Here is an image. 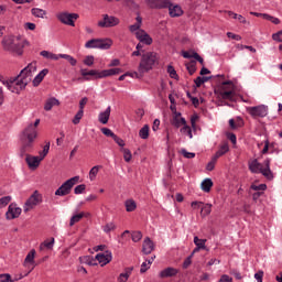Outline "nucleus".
Listing matches in <instances>:
<instances>
[{
  "label": "nucleus",
  "mask_w": 282,
  "mask_h": 282,
  "mask_svg": "<svg viewBox=\"0 0 282 282\" xmlns=\"http://www.w3.org/2000/svg\"><path fill=\"white\" fill-rule=\"evenodd\" d=\"M141 140H149V124L143 126L139 131Z\"/></svg>",
  "instance_id": "nucleus-35"
},
{
  "label": "nucleus",
  "mask_w": 282,
  "mask_h": 282,
  "mask_svg": "<svg viewBox=\"0 0 282 282\" xmlns=\"http://www.w3.org/2000/svg\"><path fill=\"white\" fill-rule=\"evenodd\" d=\"M251 191H268V185L265 184L251 185Z\"/></svg>",
  "instance_id": "nucleus-56"
},
{
  "label": "nucleus",
  "mask_w": 282,
  "mask_h": 282,
  "mask_svg": "<svg viewBox=\"0 0 282 282\" xmlns=\"http://www.w3.org/2000/svg\"><path fill=\"white\" fill-rule=\"evenodd\" d=\"M8 213H21V207L17 203H11L8 207Z\"/></svg>",
  "instance_id": "nucleus-46"
},
{
  "label": "nucleus",
  "mask_w": 282,
  "mask_h": 282,
  "mask_svg": "<svg viewBox=\"0 0 282 282\" xmlns=\"http://www.w3.org/2000/svg\"><path fill=\"white\" fill-rule=\"evenodd\" d=\"M84 65H87V67H91L94 65V55H88L84 59Z\"/></svg>",
  "instance_id": "nucleus-54"
},
{
  "label": "nucleus",
  "mask_w": 282,
  "mask_h": 282,
  "mask_svg": "<svg viewBox=\"0 0 282 282\" xmlns=\"http://www.w3.org/2000/svg\"><path fill=\"white\" fill-rule=\"evenodd\" d=\"M59 58H65V61L69 62L72 67H76V64L78 63L74 56L67 54H59Z\"/></svg>",
  "instance_id": "nucleus-36"
},
{
  "label": "nucleus",
  "mask_w": 282,
  "mask_h": 282,
  "mask_svg": "<svg viewBox=\"0 0 282 282\" xmlns=\"http://www.w3.org/2000/svg\"><path fill=\"white\" fill-rule=\"evenodd\" d=\"M24 158L29 169H31L32 171H36V167L41 166L42 161L39 156H33L25 152Z\"/></svg>",
  "instance_id": "nucleus-12"
},
{
  "label": "nucleus",
  "mask_w": 282,
  "mask_h": 282,
  "mask_svg": "<svg viewBox=\"0 0 282 282\" xmlns=\"http://www.w3.org/2000/svg\"><path fill=\"white\" fill-rule=\"evenodd\" d=\"M34 72H36V62L30 63L20 72L19 75L9 77L8 79L2 78L0 80L2 85H4V87L11 91V94H17L20 96L21 91H25L28 85L32 83Z\"/></svg>",
  "instance_id": "nucleus-1"
},
{
  "label": "nucleus",
  "mask_w": 282,
  "mask_h": 282,
  "mask_svg": "<svg viewBox=\"0 0 282 282\" xmlns=\"http://www.w3.org/2000/svg\"><path fill=\"white\" fill-rule=\"evenodd\" d=\"M263 170V165L259 163V160L254 159L251 162H249V171L252 173H261Z\"/></svg>",
  "instance_id": "nucleus-22"
},
{
  "label": "nucleus",
  "mask_w": 282,
  "mask_h": 282,
  "mask_svg": "<svg viewBox=\"0 0 282 282\" xmlns=\"http://www.w3.org/2000/svg\"><path fill=\"white\" fill-rule=\"evenodd\" d=\"M59 105H61V101H58V99H56L55 97L48 98L45 101L44 111H52L53 107H58Z\"/></svg>",
  "instance_id": "nucleus-23"
},
{
  "label": "nucleus",
  "mask_w": 282,
  "mask_h": 282,
  "mask_svg": "<svg viewBox=\"0 0 282 282\" xmlns=\"http://www.w3.org/2000/svg\"><path fill=\"white\" fill-rule=\"evenodd\" d=\"M12 202V196H4L0 198V210L1 208H6V206H8V204H10Z\"/></svg>",
  "instance_id": "nucleus-43"
},
{
  "label": "nucleus",
  "mask_w": 282,
  "mask_h": 282,
  "mask_svg": "<svg viewBox=\"0 0 282 282\" xmlns=\"http://www.w3.org/2000/svg\"><path fill=\"white\" fill-rule=\"evenodd\" d=\"M25 42L21 36H6L2 39V47L4 52L10 54H15L21 56L23 54V47H25Z\"/></svg>",
  "instance_id": "nucleus-3"
},
{
  "label": "nucleus",
  "mask_w": 282,
  "mask_h": 282,
  "mask_svg": "<svg viewBox=\"0 0 282 282\" xmlns=\"http://www.w3.org/2000/svg\"><path fill=\"white\" fill-rule=\"evenodd\" d=\"M181 153L183 156H185L187 160H193L195 158V153L186 151V149H182Z\"/></svg>",
  "instance_id": "nucleus-55"
},
{
  "label": "nucleus",
  "mask_w": 282,
  "mask_h": 282,
  "mask_svg": "<svg viewBox=\"0 0 282 282\" xmlns=\"http://www.w3.org/2000/svg\"><path fill=\"white\" fill-rule=\"evenodd\" d=\"M36 254V251L34 249H32L25 257L24 259V265H28V263H31V265H33L34 263V257Z\"/></svg>",
  "instance_id": "nucleus-34"
},
{
  "label": "nucleus",
  "mask_w": 282,
  "mask_h": 282,
  "mask_svg": "<svg viewBox=\"0 0 282 282\" xmlns=\"http://www.w3.org/2000/svg\"><path fill=\"white\" fill-rule=\"evenodd\" d=\"M186 69L191 76L197 72V63L192 61L189 64H186Z\"/></svg>",
  "instance_id": "nucleus-38"
},
{
  "label": "nucleus",
  "mask_w": 282,
  "mask_h": 282,
  "mask_svg": "<svg viewBox=\"0 0 282 282\" xmlns=\"http://www.w3.org/2000/svg\"><path fill=\"white\" fill-rule=\"evenodd\" d=\"M40 54L43 56V58H47L48 61H58V58H61L59 55H56L48 51H42Z\"/></svg>",
  "instance_id": "nucleus-30"
},
{
  "label": "nucleus",
  "mask_w": 282,
  "mask_h": 282,
  "mask_svg": "<svg viewBox=\"0 0 282 282\" xmlns=\"http://www.w3.org/2000/svg\"><path fill=\"white\" fill-rule=\"evenodd\" d=\"M101 133H104L106 138H116V133H113V131H111L109 128H101Z\"/></svg>",
  "instance_id": "nucleus-47"
},
{
  "label": "nucleus",
  "mask_w": 282,
  "mask_h": 282,
  "mask_svg": "<svg viewBox=\"0 0 282 282\" xmlns=\"http://www.w3.org/2000/svg\"><path fill=\"white\" fill-rule=\"evenodd\" d=\"M102 169V165H95L90 171H89V180L90 182H94L96 180V176L98 175V172Z\"/></svg>",
  "instance_id": "nucleus-32"
},
{
  "label": "nucleus",
  "mask_w": 282,
  "mask_h": 282,
  "mask_svg": "<svg viewBox=\"0 0 282 282\" xmlns=\"http://www.w3.org/2000/svg\"><path fill=\"white\" fill-rule=\"evenodd\" d=\"M95 259H97L101 265H107V263H110L112 256L110 251H106L105 253H98Z\"/></svg>",
  "instance_id": "nucleus-17"
},
{
  "label": "nucleus",
  "mask_w": 282,
  "mask_h": 282,
  "mask_svg": "<svg viewBox=\"0 0 282 282\" xmlns=\"http://www.w3.org/2000/svg\"><path fill=\"white\" fill-rule=\"evenodd\" d=\"M109 118H111V106H108L105 111L99 113L98 120L101 124H107Z\"/></svg>",
  "instance_id": "nucleus-18"
},
{
  "label": "nucleus",
  "mask_w": 282,
  "mask_h": 282,
  "mask_svg": "<svg viewBox=\"0 0 282 282\" xmlns=\"http://www.w3.org/2000/svg\"><path fill=\"white\" fill-rule=\"evenodd\" d=\"M247 111L253 118H265L268 116V106L259 105L254 107L247 108Z\"/></svg>",
  "instance_id": "nucleus-11"
},
{
  "label": "nucleus",
  "mask_w": 282,
  "mask_h": 282,
  "mask_svg": "<svg viewBox=\"0 0 282 282\" xmlns=\"http://www.w3.org/2000/svg\"><path fill=\"white\" fill-rule=\"evenodd\" d=\"M113 45L111 39H93L86 42L85 47L97 50H109Z\"/></svg>",
  "instance_id": "nucleus-8"
},
{
  "label": "nucleus",
  "mask_w": 282,
  "mask_h": 282,
  "mask_svg": "<svg viewBox=\"0 0 282 282\" xmlns=\"http://www.w3.org/2000/svg\"><path fill=\"white\" fill-rule=\"evenodd\" d=\"M88 76H94V78L98 79V78H102V70H96V69H91L88 70Z\"/></svg>",
  "instance_id": "nucleus-51"
},
{
  "label": "nucleus",
  "mask_w": 282,
  "mask_h": 282,
  "mask_svg": "<svg viewBox=\"0 0 282 282\" xmlns=\"http://www.w3.org/2000/svg\"><path fill=\"white\" fill-rule=\"evenodd\" d=\"M160 63V56L155 52H147L141 55V61L138 66L140 76L149 74L155 65Z\"/></svg>",
  "instance_id": "nucleus-4"
},
{
  "label": "nucleus",
  "mask_w": 282,
  "mask_h": 282,
  "mask_svg": "<svg viewBox=\"0 0 282 282\" xmlns=\"http://www.w3.org/2000/svg\"><path fill=\"white\" fill-rule=\"evenodd\" d=\"M154 250H155V243L153 242V240H151V238L147 237L143 240V245H142L143 254H151V252H153Z\"/></svg>",
  "instance_id": "nucleus-15"
},
{
  "label": "nucleus",
  "mask_w": 282,
  "mask_h": 282,
  "mask_svg": "<svg viewBox=\"0 0 282 282\" xmlns=\"http://www.w3.org/2000/svg\"><path fill=\"white\" fill-rule=\"evenodd\" d=\"M85 188H87V185H86V184L77 185V186L74 188L75 195H82V193H85Z\"/></svg>",
  "instance_id": "nucleus-50"
},
{
  "label": "nucleus",
  "mask_w": 282,
  "mask_h": 282,
  "mask_svg": "<svg viewBox=\"0 0 282 282\" xmlns=\"http://www.w3.org/2000/svg\"><path fill=\"white\" fill-rule=\"evenodd\" d=\"M166 8H169V14L170 17H172V19L182 17V14H184V10H182V7H180V4L171 3V0H169Z\"/></svg>",
  "instance_id": "nucleus-13"
},
{
  "label": "nucleus",
  "mask_w": 282,
  "mask_h": 282,
  "mask_svg": "<svg viewBox=\"0 0 282 282\" xmlns=\"http://www.w3.org/2000/svg\"><path fill=\"white\" fill-rule=\"evenodd\" d=\"M129 274H131V271L126 272V273H121V274L119 275L118 281H119V282H127V281H129Z\"/></svg>",
  "instance_id": "nucleus-59"
},
{
  "label": "nucleus",
  "mask_w": 282,
  "mask_h": 282,
  "mask_svg": "<svg viewBox=\"0 0 282 282\" xmlns=\"http://www.w3.org/2000/svg\"><path fill=\"white\" fill-rule=\"evenodd\" d=\"M200 188L204 193H210V188H213V180L205 178L200 184Z\"/></svg>",
  "instance_id": "nucleus-27"
},
{
  "label": "nucleus",
  "mask_w": 282,
  "mask_h": 282,
  "mask_svg": "<svg viewBox=\"0 0 282 282\" xmlns=\"http://www.w3.org/2000/svg\"><path fill=\"white\" fill-rule=\"evenodd\" d=\"M193 210L200 212V213H213V205L205 204L203 202H193L192 203Z\"/></svg>",
  "instance_id": "nucleus-14"
},
{
  "label": "nucleus",
  "mask_w": 282,
  "mask_h": 282,
  "mask_svg": "<svg viewBox=\"0 0 282 282\" xmlns=\"http://www.w3.org/2000/svg\"><path fill=\"white\" fill-rule=\"evenodd\" d=\"M0 282H14V280H12V275H10V273H1Z\"/></svg>",
  "instance_id": "nucleus-48"
},
{
  "label": "nucleus",
  "mask_w": 282,
  "mask_h": 282,
  "mask_svg": "<svg viewBox=\"0 0 282 282\" xmlns=\"http://www.w3.org/2000/svg\"><path fill=\"white\" fill-rule=\"evenodd\" d=\"M228 151H230V145H228V142H223L219 145V149L215 153L214 158H216V160H219V158H221V155H226V153H228Z\"/></svg>",
  "instance_id": "nucleus-21"
},
{
  "label": "nucleus",
  "mask_w": 282,
  "mask_h": 282,
  "mask_svg": "<svg viewBox=\"0 0 282 282\" xmlns=\"http://www.w3.org/2000/svg\"><path fill=\"white\" fill-rule=\"evenodd\" d=\"M83 116H85V112L83 110H78L72 120L73 124H80V120H83Z\"/></svg>",
  "instance_id": "nucleus-41"
},
{
  "label": "nucleus",
  "mask_w": 282,
  "mask_h": 282,
  "mask_svg": "<svg viewBox=\"0 0 282 282\" xmlns=\"http://www.w3.org/2000/svg\"><path fill=\"white\" fill-rule=\"evenodd\" d=\"M80 181V176H74L67 181H65L56 191L55 195L57 197H65V195H69L72 193V189L78 182Z\"/></svg>",
  "instance_id": "nucleus-5"
},
{
  "label": "nucleus",
  "mask_w": 282,
  "mask_h": 282,
  "mask_svg": "<svg viewBox=\"0 0 282 282\" xmlns=\"http://www.w3.org/2000/svg\"><path fill=\"white\" fill-rule=\"evenodd\" d=\"M217 158L213 156L212 162L207 163L206 169L207 171H215V164H217Z\"/></svg>",
  "instance_id": "nucleus-53"
},
{
  "label": "nucleus",
  "mask_w": 282,
  "mask_h": 282,
  "mask_svg": "<svg viewBox=\"0 0 282 282\" xmlns=\"http://www.w3.org/2000/svg\"><path fill=\"white\" fill-rule=\"evenodd\" d=\"M98 28H116L120 25V19L113 15L104 14L102 20L97 23Z\"/></svg>",
  "instance_id": "nucleus-10"
},
{
  "label": "nucleus",
  "mask_w": 282,
  "mask_h": 282,
  "mask_svg": "<svg viewBox=\"0 0 282 282\" xmlns=\"http://www.w3.org/2000/svg\"><path fill=\"white\" fill-rule=\"evenodd\" d=\"M40 204H43V194L39 193L37 189L33 192V195H31L24 203V213H30V210H34L35 206H40Z\"/></svg>",
  "instance_id": "nucleus-7"
},
{
  "label": "nucleus",
  "mask_w": 282,
  "mask_h": 282,
  "mask_svg": "<svg viewBox=\"0 0 282 282\" xmlns=\"http://www.w3.org/2000/svg\"><path fill=\"white\" fill-rule=\"evenodd\" d=\"M206 239H199V237H194V243L196 247H198L200 250H207L206 249Z\"/></svg>",
  "instance_id": "nucleus-33"
},
{
  "label": "nucleus",
  "mask_w": 282,
  "mask_h": 282,
  "mask_svg": "<svg viewBox=\"0 0 282 282\" xmlns=\"http://www.w3.org/2000/svg\"><path fill=\"white\" fill-rule=\"evenodd\" d=\"M142 240V231H133L132 232V241H134V243H138V241Z\"/></svg>",
  "instance_id": "nucleus-52"
},
{
  "label": "nucleus",
  "mask_w": 282,
  "mask_h": 282,
  "mask_svg": "<svg viewBox=\"0 0 282 282\" xmlns=\"http://www.w3.org/2000/svg\"><path fill=\"white\" fill-rule=\"evenodd\" d=\"M140 43H144L145 45H151V43H153V39H151L148 33L145 35H143V37L141 39Z\"/></svg>",
  "instance_id": "nucleus-58"
},
{
  "label": "nucleus",
  "mask_w": 282,
  "mask_h": 282,
  "mask_svg": "<svg viewBox=\"0 0 282 282\" xmlns=\"http://www.w3.org/2000/svg\"><path fill=\"white\" fill-rule=\"evenodd\" d=\"M122 153H123V160L124 162H131L133 154H131V150L123 148L121 149Z\"/></svg>",
  "instance_id": "nucleus-42"
},
{
  "label": "nucleus",
  "mask_w": 282,
  "mask_h": 282,
  "mask_svg": "<svg viewBox=\"0 0 282 282\" xmlns=\"http://www.w3.org/2000/svg\"><path fill=\"white\" fill-rule=\"evenodd\" d=\"M31 14L35 17V19H45V14H47V11L39 8L31 9Z\"/></svg>",
  "instance_id": "nucleus-26"
},
{
  "label": "nucleus",
  "mask_w": 282,
  "mask_h": 282,
  "mask_svg": "<svg viewBox=\"0 0 282 282\" xmlns=\"http://www.w3.org/2000/svg\"><path fill=\"white\" fill-rule=\"evenodd\" d=\"M181 133H183V135H188V138H193V130L191 127L186 126V123L181 129Z\"/></svg>",
  "instance_id": "nucleus-44"
},
{
  "label": "nucleus",
  "mask_w": 282,
  "mask_h": 282,
  "mask_svg": "<svg viewBox=\"0 0 282 282\" xmlns=\"http://www.w3.org/2000/svg\"><path fill=\"white\" fill-rule=\"evenodd\" d=\"M272 39H273V41H276L278 43H282V31L273 33Z\"/></svg>",
  "instance_id": "nucleus-61"
},
{
  "label": "nucleus",
  "mask_w": 282,
  "mask_h": 282,
  "mask_svg": "<svg viewBox=\"0 0 282 282\" xmlns=\"http://www.w3.org/2000/svg\"><path fill=\"white\" fill-rule=\"evenodd\" d=\"M167 74L170 75V78H174L177 80L180 77L177 76V72L175 70V67L167 66Z\"/></svg>",
  "instance_id": "nucleus-45"
},
{
  "label": "nucleus",
  "mask_w": 282,
  "mask_h": 282,
  "mask_svg": "<svg viewBox=\"0 0 282 282\" xmlns=\"http://www.w3.org/2000/svg\"><path fill=\"white\" fill-rule=\"evenodd\" d=\"M147 3L150 6V8H166L169 6V0H147Z\"/></svg>",
  "instance_id": "nucleus-20"
},
{
  "label": "nucleus",
  "mask_w": 282,
  "mask_h": 282,
  "mask_svg": "<svg viewBox=\"0 0 282 282\" xmlns=\"http://www.w3.org/2000/svg\"><path fill=\"white\" fill-rule=\"evenodd\" d=\"M180 273V270L170 267V268H165L164 270H162L159 273L160 279H170L171 276H177V274Z\"/></svg>",
  "instance_id": "nucleus-16"
},
{
  "label": "nucleus",
  "mask_w": 282,
  "mask_h": 282,
  "mask_svg": "<svg viewBox=\"0 0 282 282\" xmlns=\"http://www.w3.org/2000/svg\"><path fill=\"white\" fill-rule=\"evenodd\" d=\"M87 102H89V98L84 97V98L80 99V101H79V111L85 112V105H87Z\"/></svg>",
  "instance_id": "nucleus-57"
},
{
  "label": "nucleus",
  "mask_w": 282,
  "mask_h": 282,
  "mask_svg": "<svg viewBox=\"0 0 282 282\" xmlns=\"http://www.w3.org/2000/svg\"><path fill=\"white\" fill-rule=\"evenodd\" d=\"M218 282H232V278L228 274H223Z\"/></svg>",
  "instance_id": "nucleus-64"
},
{
  "label": "nucleus",
  "mask_w": 282,
  "mask_h": 282,
  "mask_svg": "<svg viewBox=\"0 0 282 282\" xmlns=\"http://www.w3.org/2000/svg\"><path fill=\"white\" fill-rule=\"evenodd\" d=\"M39 138V130H35L30 123L21 133L20 141V156L24 158L25 153H31L32 149H34V140Z\"/></svg>",
  "instance_id": "nucleus-2"
},
{
  "label": "nucleus",
  "mask_w": 282,
  "mask_h": 282,
  "mask_svg": "<svg viewBox=\"0 0 282 282\" xmlns=\"http://www.w3.org/2000/svg\"><path fill=\"white\" fill-rule=\"evenodd\" d=\"M193 256H188L185 260H184V262H183V268H184V270H186L189 265H191V263H193Z\"/></svg>",
  "instance_id": "nucleus-62"
},
{
  "label": "nucleus",
  "mask_w": 282,
  "mask_h": 282,
  "mask_svg": "<svg viewBox=\"0 0 282 282\" xmlns=\"http://www.w3.org/2000/svg\"><path fill=\"white\" fill-rule=\"evenodd\" d=\"M57 19L61 23L64 25H70V28H75L76 23L75 21H78L79 15L78 13H69V12H61L57 13Z\"/></svg>",
  "instance_id": "nucleus-9"
},
{
  "label": "nucleus",
  "mask_w": 282,
  "mask_h": 282,
  "mask_svg": "<svg viewBox=\"0 0 282 282\" xmlns=\"http://www.w3.org/2000/svg\"><path fill=\"white\" fill-rule=\"evenodd\" d=\"M180 116H182V113L176 112L173 120H172V124L173 127H175L176 129H180V127H182V124H186V119L181 118Z\"/></svg>",
  "instance_id": "nucleus-24"
},
{
  "label": "nucleus",
  "mask_w": 282,
  "mask_h": 282,
  "mask_svg": "<svg viewBox=\"0 0 282 282\" xmlns=\"http://www.w3.org/2000/svg\"><path fill=\"white\" fill-rule=\"evenodd\" d=\"M21 216V213H6L7 219H19Z\"/></svg>",
  "instance_id": "nucleus-60"
},
{
  "label": "nucleus",
  "mask_w": 282,
  "mask_h": 282,
  "mask_svg": "<svg viewBox=\"0 0 282 282\" xmlns=\"http://www.w3.org/2000/svg\"><path fill=\"white\" fill-rule=\"evenodd\" d=\"M260 173L267 178V180H274V174H272V170L270 167H264L260 171Z\"/></svg>",
  "instance_id": "nucleus-40"
},
{
  "label": "nucleus",
  "mask_w": 282,
  "mask_h": 282,
  "mask_svg": "<svg viewBox=\"0 0 282 282\" xmlns=\"http://www.w3.org/2000/svg\"><path fill=\"white\" fill-rule=\"evenodd\" d=\"M50 74V70L47 68L42 69L33 79V87H39L41 83H43V78Z\"/></svg>",
  "instance_id": "nucleus-19"
},
{
  "label": "nucleus",
  "mask_w": 282,
  "mask_h": 282,
  "mask_svg": "<svg viewBox=\"0 0 282 282\" xmlns=\"http://www.w3.org/2000/svg\"><path fill=\"white\" fill-rule=\"evenodd\" d=\"M124 205H126V210L128 213H133V210H135V208H138V205L135 204V200H133V199L126 200Z\"/></svg>",
  "instance_id": "nucleus-31"
},
{
  "label": "nucleus",
  "mask_w": 282,
  "mask_h": 282,
  "mask_svg": "<svg viewBox=\"0 0 282 282\" xmlns=\"http://www.w3.org/2000/svg\"><path fill=\"white\" fill-rule=\"evenodd\" d=\"M112 140L116 142V144H118V147H124V140H122L120 137H117L115 134V137L112 138Z\"/></svg>",
  "instance_id": "nucleus-63"
},
{
  "label": "nucleus",
  "mask_w": 282,
  "mask_h": 282,
  "mask_svg": "<svg viewBox=\"0 0 282 282\" xmlns=\"http://www.w3.org/2000/svg\"><path fill=\"white\" fill-rule=\"evenodd\" d=\"M118 74H122L121 68H110L101 70V78H107L108 76H118Z\"/></svg>",
  "instance_id": "nucleus-25"
},
{
  "label": "nucleus",
  "mask_w": 282,
  "mask_h": 282,
  "mask_svg": "<svg viewBox=\"0 0 282 282\" xmlns=\"http://www.w3.org/2000/svg\"><path fill=\"white\" fill-rule=\"evenodd\" d=\"M54 238H51V241L45 240L40 245V249L43 250V248H46L47 250H52V248H54Z\"/></svg>",
  "instance_id": "nucleus-39"
},
{
  "label": "nucleus",
  "mask_w": 282,
  "mask_h": 282,
  "mask_svg": "<svg viewBox=\"0 0 282 282\" xmlns=\"http://www.w3.org/2000/svg\"><path fill=\"white\" fill-rule=\"evenodd\" d=\"M137 23L129 26L130 32H140V28H142V17L140 14L135 18Z\"/></svg>",
  "instance_id": "nucleus-28"
},
{
  "label": "nucleus",
  "mask_w": 282,
  "mask_h": 282,
  "mask_svg": "<svg viewBox=\"0 0 282 282\" xmlns=\"http://www.w3.org/2000/svg\"><path fill=\"white\" fill-rule=\"evenodd\" d=\"M116 228V224L113 223H108L102 227L104 232H106L107 235H109V232H111V230H113Z\"/></svg>",
  "instance_id": "nucleus-49"
},
{
  "label": "nucleus",
  "mask_w": 282,
  "mask_h": 282,
  "mask_svg": "<svg viewBox=\"0 0 282 282\" xmlns=\"http://www.w3.org/2000/svg\"><path fill=\"white\" fill-rule=\"evenodd\" d=\"M83 217H85V214L73 215L69 220V226L72 227V226L78 224V221H80V219H83Z\"/></svg>",
  "instance_id": "nucleus-37"
},
{
  "label": "nucleus",
  "mask_w": 282,
  "mask_h": 282,
  "mask_svg": "<svg viewBox=\"0 0 282 282\" xmlns=\"http://www.w3.org/2000/svg\"><path fill=\"white\" fill-rule=\"evenodd\" d=\"M47 153H50V141L45 142V145L43 147V150L39 152V159L43 162L45 158H47Z\"/></svg>",
  "instance_id": "nucleus-29"
},
{
  "label": "nucleus",
  "mask_w": 282,
  "mask_h": 282,
  "mask_svg": "<svg viewBox=\"0 0 282 282\" xmlns=\"http://www.w3.org/2000/svg\"><path fill=\"white\" fill-rule=\"evenodd\" d=\"M215 94H218L223 100H232V98H235V86L232 82H224L220 87L215 90Z\"/></svg>",
  "instance_id": "nucleus-6"
}]
</instances>
